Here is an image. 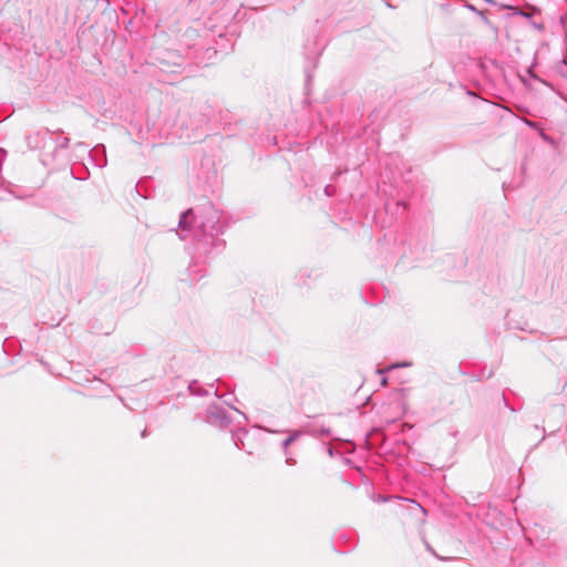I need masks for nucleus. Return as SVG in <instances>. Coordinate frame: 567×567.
<instances>
[{
  "instance_id": "f257e3e1",
  "label": "nucleus",
  "mask_w": 567,
  "mask_h": 567,
  "mask_svg": "<svg viewBox=\"0 0 567 567\" xmlns=\"http://www.w3.org/2000/svg\"><path fill=\"white\" fill-rule=\"evenodd\" d=\"M192 214H193L192 209H188V210H186V212H184L182 214L181 219H179V224H178L182 229H186V227H187V219H188L189 216H192Z\"/></svg>"
},
{
  "instance_id": "f03ea898",
  "label": "nucleus",
  "mask_w": 567,
  "mask_h": 567,
  "mask_svg": "<svg viewBox=\"0 0 567 567\" xmlns=\"http://www.w3.org/2000/svg\"><path fill=\"white\" fill-rule=\"evenodd\" d=\"M297 436H298V433H295V434L290 435L289 437H287L284 441V446L287 447L289 444H291L296 440Z\"/></svg>"
}]
</instances>
